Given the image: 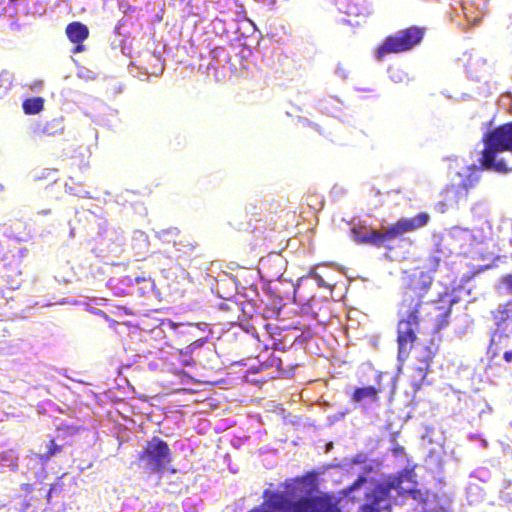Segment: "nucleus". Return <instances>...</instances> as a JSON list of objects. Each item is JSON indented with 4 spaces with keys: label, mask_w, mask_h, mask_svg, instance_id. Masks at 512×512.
<instances>
[{
    "label": "nucleus",
    "mask_w": 512,
    "mask_h": 512,
    "mask_svg": "<svg viewBox=\"0 0 512 512\" xmlns=\"http://www.w3.org/2000/svg\"><path fill=\"white\" fill-rule=\"evenodd\" d=\"M221 310L231 312L237 319H239V312L241 311L240 304L232 299H227L219 305Z\"/></svg>",
    "instance_id": "nucleus-25"
},
{
    "label": "nucleus",
    "mask_w": 512,
    "mask_h": 512,
    "mask_svg": "<svg viewBox=\"0 0 512 512\" xmlns=\"http://www.w3.org/2000/svg\"><path fill=\"white\" fill-rule=\"evenodd\" d=\"M63 450L62 445H58L54 439H51L49 443L47 444V450L45 453L41 454L39 456V459L42 462H48L52 457L56 456L57 454L61 453Z\"/></svg>",
    "instance_id": "nucleus-23"
},
{
    "label": "nucleus",
    "mask_w": 512,
    "mask_h": 512,
    "mask_svg": "<svg viewBox=\"0 0 512 512\" xmlns=\"http://www.w3.org/2000/svg\"><path fill=\"white\" fill-rule=\"evenodd\" d=\"M4 0H0V4L3 2Z\"/></svg>",
    "instance_id": "nucleus-42"
},
{
    "label": "nucleus",
    "mask_w": 512,
    "mask_h": 512,
    "mask_svg": "<svg viewBox=\"0 0 512 512\" xmlns=\"http://www.w3.org/2000/svg\"><path fill=\"white\" fill-rule=\"evenodd\" d=\"M380 392L381 389L374 386L358 387L353 391L351 395V401L359 404L363 403L364 401L377 403L379 401Z\"/></svg>",
    "instance_id": "nucleus-15"
},
{
    "label": "nucleus",
    "mask_w": 512,
    "mask_h": 512,
    "mask_svg": "<svg viewBox=\"0 0 512 512\" xmlns=\"http://www.w3.org/2000/svg\"><path fill=\"white\" fill-rule=\"evenodd\" d=\"M423 300L420 294L416 293L413 288H408L402 297L398 308L397 323V345L398 360L405 361L416 342L420 332V308Z\"/></svg>",
    "instance_id": "nucleus-1"
},
{
    "label": "nucleus",
    "mask_w": 512,
    "mask_h": 512,
    "mask_svg": "<svg viewBox=\"0 0 512 512\" xmlns=\"http://www.w3.org/2000/svg\"><path fill=\"white\" fill-rule=\"evenodd\" d=\"M424 34V28L410 26L398 31L394 35L386 37L383 43L377 48V59L382 60L388 54H397L413 49L421 42Z\"/></svg>",
    "instance_id": "nucleus-6"
},
{
    "label": "nucleus",
    "mask_w": 512,
    "mask_h": 512,
    "mask_svg": "<svg viewBox=\"0 0 512 512\" xmlns=\"http://www.w3.org/2000/svg\"><path fill=\"white\" fill-rule=\"evenodd\" d=\"M312 313H313V318L318 319V314L314 311Z\"/></svg>",
    "instance_id": "nucleus-36"
},
{
    "label": "nucleus",
    "mask_w": 512,
    "mask_h": 512,
    "mask_svg": "<svg viewBox=\"0 0 512 512\" xmlns=\"http://www.w3.org/2000/svg\"><path fill=\"white\" fill-rule=\"evenodd\" d=\"M415 473L412 469H403L398 474L389 476L384 482L377 484L372 490L371 502L366 506L368 512H391L389 502L390 493L396 490L399 494L400 485L405 481H414Z\"/></svg>",
    "instance_id": "nucleus-4"
},
{
    "label": "nucleus",
    "mask_w": 512,
    "mask_h": 512,
    "mask_svg": "<svg viewBox=\"0 0 512 512\" xmlns=\"http://www.w3.org/2000/svg\"><path fill=\"white\" fill-rule=\"evenodd\" d=\"M476 177L474 173L468 167H465L463 171L457 172L452 179V188L455 193L457 201L466 200L468 191L474 187Z\"/></svg>",
    "instance_id": "nucleus-9"
},
{
    "label": "nucleus",
    "mask_w": 512,
    "mask_h": 512,
    "mask_svg": "<svg viewBox=\"0 0 512 512\" xmlns=\"http://www.w3.org/2000/svg\"><path fill=\"white\" fill-rule=\"evenodd\" d=\"M26 115H35L44 109V99L40 96L27 98L22 103Z\"/></svg>",
    "instance_id": "nucleus-20"
},
{
    "label": "nucleus",
    "mask_w": 512,
    "mask_h": 512,
    "mask_svg": "<svg viewBox=\"0 0 512 512\" xmlns=\"http://www.w3.org/2000/svg\"><path fill=\"white\" fill-rule=\"evenodd\" d=\"M249 512H339V510L322 497H301L291 501L283 494L274 493L268 500Z\"/></svg>",
    "instance_id": "nucleus-3"
},
{
    "label": "nucleus",
    "mask_w": 512,
    "mask_h": 512,
    "mask_svg": "<svg viewBox=\"0 0 512 512\" xmlns=\"http://www.w3.org/2000/svg\"><path fill=\"white\" fill-rule=\"evenodd\" d=\"M32 504L29 500L23 499L20 503L19 512H28Z\"/></svg>",
    "instance_id": "nucleus-30"
},
{
    "label": "nucleus",
    "mask_w": 512,
    "mask_h": 512,
    "mask_svg": "<svg viewBox=\"0 0 512 512\" xmlns=\"http://www.w3.org/2000/svg\"><path fill=\"white\" fill-rule=\"evenodd\" d=\"M57 431L63 432L64 435H75L79 432V427L76 426H68V425H61L57 427Z\"/></svg>",
    "instance_id": "nucleus-26"
},
{
    "label": "nucleus",
    "mask_w": 512,
    "mask_h": 512,
    "mask_svg": "<svg viewBox=\"0 0 512 512\" xmlns=\"http://www.w3.org/2000/svg\"><path fill=\"white\" fill-rule=\"evenodd\" d=\"M263 215L256 203H248L243 215L233 217L229 226L238 232L251 233L262 232L264 229Z\"/></svg>",
    "instance_id": "nucleus-8"
},
{
    "label": "nucleus",
    "mask_w": 512,
    "mask_h": 512,
    "mask_svg": "<svg viewBox=\"0 0 512 512\" xmlns=\"http://www.w3.org/2000/svg\"><path fill=\"white\" fill-rule=\"evenodd\" d=\"M422 512H433V511H432V510H429V509H426L425 507H423Z\"/></svg>",
    "instance_id": "nucleus-37"
},
{
    "label": "nucleus",
    "mask_w": 512,
    "mask_h": 512,
    "mask_svg": "<svg viewBox=\"0 0 512 512\" xmlns=\"http://www.w3.org/2000/svg\"><path fill=\"white\" fill-rule=\"evenodd\" d=\"M427 213H420L412 218H402L393 223L384 232H379L377 239L380 240V247H386L387 243L401 237L403 234L415 231L428 223Z\"/></svg>",
    "instance_id": "nucleus-7"
},
{
    "label": "nucleus",
    "mask_w": 512,
    "mask_h": 512,
    "mask_svg": "<svg viewBox=\"0 0 512 512\" xmlns=\"http://www.w3.org/2000/svg\"><path fill=\"white\" fill-rule=\"evenodd\" d=\"M444 295H447V292H444ZM443 294H440V300L442 299Z\"/></svg>",
    "instance_id": "nucleus-40"
},
{
    "label": "nucleus",
    "mask_w": 512,
    "mask_h": 512,
    "mask_svg": "<svg viewBox=\"0 0 512 512\" xmlns=\"http://www.w3.org/2000/svg\"><path fill=\"white\" fill-rule=\"evenodd\" d=\"M305 127L309 130H315L320 134H323V131L320 129V127L317 124L312 123L310 121H305Z\"/></svg>",
    "instance_id": "nucleus-31"
},
{
    "label": "nucleus",
    "mask_w": 512,
    "mask_h": 512,
    "mask_svg": "<svg viewBox=\"0 0 512 512\" xmlns=\"http://www.w3.org/2000/svg\"><path fill=\"white\" fill-rule=\"evenodd\" d=\"M207 341V338H199L192 341L187 347L184 349L178 350V361L182 367H191L195 365L194 358L192 357V352L204 345Z\"/></svg>",
    "instance_id": "nucleus-16"
},
{
    "label": "nucleus",
    "mask_w": 512,
    "mask_h": 512,
    "mask_svg": "<svg viewBox=\"0 0 512 512\" xmlns=\"http://www.w3.org/2000/svg\"><path fill=\"white\" fill-rule=\"evenodd\" d=\"M0 87L4 88V91L10 89L11 82L9 80L8 74H0Z\"/></svg>",
    "instance_id": "nucleus-28"
},
{
    "label": "nucleus",
    "mask_w": 512,
    "mask_h": 512,
    "mask_svg": "<svg viewBox=\"0 0 512 512\" xmlns=\"http://www.w3.org/2000/svg\"><path fill=\"white\" fill-rule=\"evenodd\" d=\"M354 240L359 244H370L380 248V240L377 239L379 232L370 230L369 232H362L359 228H352L351 230Z\"/></svg>",
    "instance_id": "nucleus-17"
},
{
    "label": "nucleus",
    "mask_w": 512,
    "mask_h": 512,
    "mask_svg": "<svg viewBox=\"0 0 512 512\" xmlns=\"http://www.w3.org/2000/svg\"><path fill=\"white\" fill-rule=\"evenodd\" d=\"M65 131L64 118L58 117L46 121H37L33 126V134L37 137L57 136Z\"/></svg>",
    "instance_id": "nucleus-11"
},
{
    "label": "nucleus",
    "mask_w": 512,
    "mask_h": 512,
    "mask_svg": "<svg viewBox=\"0 0 512 512\" xmlns=\"http://www.w3.org/2000/svg\"><path fill=\"white\" fill-rule=\"evenodd\" d=\"M137 461L140 467L151 474L163 473L172 461V452L166 441L153 437L139 452Z\"/></svg>",
    "instance_id": "nucleus-5"
},
{
    "label": "nucleus",
    "mask_w": 512,
    "mask_h": 512,
    "mask_svg": "<svg viewBox=\"0 0 512 512\" xmlns=\"http://www.w3.org/2000/svg\"><path fill=\"white\" fill-rule=\"evenodd\" d=\"M443 327H444V325H443V324H440L438 328H439V329H441V328H443Z\"/></svg>",
    "instance_id": "nucleus-41"
},
{
    "label": "nucleus",
    "mask_w": 512,
    "mask_h": 512,
    "mask_svg": "<svg viewBox=\"0 0 512 512\" xmlns=\"http://www.w3.org/2000/svg\"><path fill=\"white\" fill-rule=\"evenodd\" d=\"M340 9L347 15L361 16L367 13V8L362 2L355 0H342Z\"/></svg>",
    "instance_id": "nucleus-19"
},
{
    "label": "nucleus",
    "mask_w": 512,
    "mask_h": 512,
    "mask_svg": "<svg viewBox=\"0 0 512 512\" xmlns=\"http://www.w3.org/2000/svg\"><path fill=\"white\" fill-rule=\"evenodd\" d=\"M450 239L452 240L453 246L459 250L466 249L474 243L472 231L470 229L460 228L457 226L450 229Z\"/></svg>",
    "instance_id": "nucleus-12"
},
{
    "label": "nucleus",
    "mask_w": 512,
    "mask_h": 512,
    "mask_svg": "<svg viewBox=\"0 0 512 512\" xmlns=\"http://www.w3.org/2000/svg\"><path fill=\"white\" fill-rule=\"evenodd\" d=\"M148 277H146L145 275H142V276H135L134 279L139 282V281H145L147 280Z\"/></svg>",
    "instance_id": "nucleus-34"
},
{
    "label": "nucleus",
    "mask_w": 512,
    "mask_h": 512,
    "mask_svg": "<svg viewBox=\"0 0 512 512\" xmlns=\"http://www.w3.org/2000/svg\"><path fill=\"white\" fill-rule=\"evenodd\" d=\"M509 336L503 332H495L491 336L490 344L488 347V354L490 358H495L499 355L500 350L508 345Z\"/></svg>",
    "instance_id": "nucleus-18"
},
{
    "label": "nucleus",
    "mask_w": 512,
    "mask_h": 512,
    "mask_svg": "<svg viewBox=\"0 0 512 512\" xmlns=\"http://www.w3.org/2000/svg\"><path fill=\"white\" fill-rule=\"evenodd\" d=\"M271 289L279 300L278 312L286 305L287 301H295L297 288L293 283L278 282Z\"/></svg>",
    "instance_id": "nucleus-14"
},
{
    "label": "nucleus",
    "mask_w": 512,
    "mask_h": 512,
    "mask_svg": "<svg viewBox=\"0 0 512 512\" xmlns=\"http://www.w3.org/2000/svg\"><path fill=\"white\" fill-rule=\"evenodd\" d=\"M279 275H280V270H277L276 272L271 273L268 276H270V277H278Z\"/></svg>",
    "instance_id": "nucleus-35"
},
{
    "label": "nucleus",
    "mask_w": 512,
    "mask_h": 512,
    "mask_svg": "<svg viewBox=\"0 0 512 512\" xmlns=\"http://www.w3.org/2000/svg\"><path fill=\"white\" fill-rule=\"evenodd\" d=\"M367 479L364 476H359L348 488L349 492H352L362 486Z\"/></svg>",
    "instance_id": "nucleus-27"
},
{
    "label": "nucleus",
    "mask_w": 512,
    "mask_h": 512,
    "mask_svg": "<svg viewBox=\"0 0 512 512\" xmlns=\"http://www.w3.org/2000/svg\"><path fill=\"white\" fill-rule=\"evenodd\" d=\"M482 142L484 149L479 158L481 168L500 174L512 172V161L504 157L498 158V154L502 152L512 154V121L486 132L482 136Z\"/></svg>",
    "instance_id": "nucleus-2"
},
{
    "label": "nucleus",
    "mask_w": 512,
    "mask_h": 512,
    "mask_svg": "<svg viewBox=\"0 0 512 512\" xmlns=\"http://www.w3.org/2000/svg\"><path fill=\"white\" fill-rule=\"evenodd\" d=\"M65 34L69 41L75 45L73 53H81L84 51L83 42L89 37V28L87 25L79 21L69 23L65 28Z\"/></svg>",
    "instance_id": "nucleus-10"
},
{
    "label": "nucleus",
    "mask_w": 512,
    "mask_h": 512,
    "mask_svg": "<svg viewBox=\"0 0 512 512\" xmlns=\"http://www.w3.org/2000/svg\"><path fill=\"white\" fill-rule=\"evenodd\" d=\"M49 212V210L42 211L43 214H48Z\"/></svg>",
    "instance_id": "nucleus-39"
},
{
    "label": "nucleus",
    "mask_w": 512,
    "mask_h": 512,
    "mask_svg": "<svg viewBox=\"0 0 512 512\" xmlns=\"http://www.w3.org/2000/svg\"><path fill=\"white\" fill-rule=\"evenodd\" d=\"M459 7H454V12L459 15L462 14L468 23L476 25L483 17V12L480 8L474 7L469 1H460Z\"/></svg>",
    "instance_id": "nucleus-13"
},
{
    "label": "nucleus",
    "mask_w": 512,
    "mask_h": 512,
    "mask_svg": "<svg viewBox=\"0 0 512 512\" xmlns=\"http://www.w3.org/2000/svg\"><path fill=\"white\" fill-rule=\"evenodd\" d=\"M503 358L506 363H512V351H505Z\"/></svg>",
    "instance_id": "nucleus-32"
},
{
    "label": "nucleus",
    "mask_w": 512,
    "mask_h": 512,
    "mask_svg": "<svg viewBox=\"0 0 512 512\" xmlns=\"http://www.w3.org/2000/svg\"><path fill=\"white\" fill-rule=\"evenodd\" d=\"M494 317L499 322H506L507 320L512 318V302H507L504 305L500 306L495 312Z\"/></svg>",
    "instance_id": "nucleus-24"
},
{
    "label": "nucleus",
    "mask_w": 512,
    "mask_h": 512,
    "mask_svg": "<svg viewBox=\"0 0 512 512\" xmlns=\"http://www.w3.org/2000/svg\"><path fill=\"white\" fill-rule=\"evenodd\" d=\"M309 276L312 279H314L315 282L320 287H324V288H328V289L332 290L336 286V282L332 281V279H330L328 277V272L321 273L315 269H311L309 271Z\"/></svg>",
    "instance_id": "nucleus-22"
},
{
    "label": "nucleus",
    "mask_w": 512,
    "mask_h": 512,
    "mask_svg": "<svg viewBox=\"0 0 512 512\" xmlns=\"http://www.w3.org/2000/svg\"><path fill=\"white\" fill-rule=\"evenodd\" d=\"M190 248L193 250L196 248V245H193V244H189Z\"/></svg>",
    "instance_id": "nucleus-38"
},
{
    "label": "nucleus",
    "mask_w": 512,
    "mask_h": 512,
    "mask_svg": "<svg viewBox=\"0 0 512 512\" xmlns=\"http://www.w3.org/2000/svg\"><path fill=\"white\" fill-rule=\"evenodd\" d=\"M399 496H410L413 500L423 505H425L428 502V494L426 492H423L422 490L415 488L405 489L402 487V485H400Z\"/></svg>",
    "instance_id": "nucleus-21"
},
{
    "label": "nucleus",
    "mask_w": 512,
    "mask_h": 512,
    "mask_svg": "<svg viewBox=\"0 0 512 512\" xmlns=\"http://www.w3.org/2000/svg\"><path fill=\"white\" fill-rule=\"evenodd\" d=\"M269 262H270V259H268V260H262V261H261V267H262V269H263V270H268Z\"/></svg>",
    "instance_id": "nucleus-33"
},
{
    "label": "nucleus",
    "mask_w": 512,
    "mask_h": 512,
    "mask_svg": "<svg viewBox=\"0 0 512 512\" xmlns=\"http://www.w3.org/2000/svg\"><path fill=\"white\" fill-rule=\"evenodd\" d=\"M501 282L506 286V288L512 292V274L504 275L501 278Z\"/></svg>",
    "instance_id": "nucleus-29"
}]
</instances>
